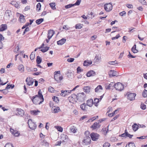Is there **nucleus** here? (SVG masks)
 I'll return each mask as SVG.
<instances>
[{
	"label": "nucleus",
	"mask_w": 147,
	"mask_h": 147,
	"mask_svg": "<svg viewBox=\"0 0 147 147\" xmlns=\"http://www.w3.org/2000/svg\"><path fill=\"white\" fill-rule=\"evenodd\" d=\"M32 100L33 103L35 105H40L44 101V98H40L38 96V95L32 97Z\"/></svg>",
	"instance_id": "obj_1"
},
{
	"label": "nucleus",
	"mask_w": 147,
	"mask_h": 147,
	"mask_svg": "<svg viewBox=\"0 0 147 147\" xmlns=\"http://www.w3.org/2000/svg\"><path fill=\"white\" fill-rule=\"evenodd\" d=\"M60 71H55L54 72V79L58 83L60 82L61 80L63 79V76H60Z\"/></svg>",
	"instance_id": "obj_2"
},
{
	"label": "nucleus",
	"mask_w": 147,
	"mask_h": 147,
	"mask_svg": "<svg viewBox=\"0 0 147 147\" xmlns=\"http://www.w3.org/2000/svg\"><path fill=\"white\" fill-rule=\"evenodd\" d=\"M28 123L29 127L31 129L34 130L36 128V124L32 121V119H28Z\"/></svg>",
	"instance_id": "obj_3"
},
{
	"label": "nucleus",
	"mask_w": 147,
	"mask_h": 147,
	"mask_svg": "<svg viewBox=\"0 0 147 147\" xmlns=\"http://www.w3.org/2000/svg\"><path fill=\"white\" fill-rule=\"evenodd\" d=\"M85 95L84 92L79 93L78 94L77 96V100L80 102H82L84 100V98L85 97Z\"/></svg>",
	"instance_id": "obj_4"
},
{
	"label": "nucleus",
	"mask_w": 147,
	"mask_h": 147,
	"mask_svg": "<svg viewBox=\"0 0 147 147\" xmlns=\"http://www.w3.org/2000/svg\"><path fill=\"white\" fill-rule=\"evenodd\" d=\"M77 95L75 94H73L68 98L69 102L73 103H75L77 100Z\"/></svg>",
	"instance_id": "obj_5"
},
{
	"label": "nucleus",
	"mask_w": 147,
	"mask_h": 147,
	"mask_svg": "<svg viewBox=\"0 0 147 147\" xmlns=\"http://www.w3.org/2000/svg\"><path fill=\"white\" fill-rule=\"evenodd\" d=\"M114 88L117 90L119 91H121L124 89L123 85L120 82H118L115 84Z\"/></svg>",
	"instance_id": "obj_6"
},
{
	"label": "nucleus",
	"mask_w": 147,
	"mask_h": 147,
	"mask_svg": "<svg viewBox=\"0 0 147 147\" xmlns=\"http://www.w3.org/2000/svg\"><path fill=\"white\" fill-rule=\"evenodd\" d=\"M127 98L130 100H133L135 99L136 94L135 93H130L128 92L127 94Z\"/></svg>",
	"instance_id": "obj_7"
},
{
	"label": "nucleus",
	"mask_w": 147,
	"mask_h": 147,
	"mask_svg": "<svg viewBox=\"0 0 147 147\" xmlns=\"http://www.w3.org/2000/svg\"><path fill=\"white\" fill-rule=\"evenodd\" d=\"M113 6L111 3H107L104 5V8L107 12H109L112 10Z\"/></svg>",
	"instance_id": "obj_8"
},
{
	"label": "nucleus",
	"mask_w": 147,
	"mask_h": 147,
	"mask_svg": "<svg viewBox=\"0 0 147 147\" xmlns=\"http://www.w3.org/2000/svg\"><path fill=\"white\" fill-rule=\"evenodd\" d=\"M92 140L93 141H96L99 138V135L96 133H92L90 135Z\"/></svg>",
	"instance_id": "obj_9"
},
{
	"label": "nucleus",
	"mask_w": 147,
	"mask_h": 147,
	"mask_svg": "<svg viewBox=\"0 0 147 147\" xmlns=\"http://www.w3.org/2000/svg\"><path fill=\"white\" fill-rule=\"evenodd\" d=\"M61 140L62 141V143L64 144H65L67 141L68 136L62 134L61 135Z\"/></svg>",
	"instance_id": "obj_10"
},
{
	"label": "nucleus",
	"mask_w": 147,
	"mask_h": 147,
	"mask_svg": "<svg viewBox=\"0 0 147 147\" xmlns=\"http://www.w3.org/2000/svg\"><path fill=\"white\" fill-rule=\"evenodd\" d=\"M26 84L28 86L32 85L34 82V80L33 79L30 77L26 79Z\"/></svg>",
	"instance_id": "obj_11"
},
{
	"label": "nucleus",
	"mask_w": 147,
	"mask_h": 147,
	"mask_svg": "<svg viewBox=\"0 0 147 147\" xmlns=\"http://www.w3.org/2000/svg\"><path fill=\"white\" fill-rule=\"evenodd\" d=\"M61 95L62 96H65L66 95H69L71 93V91L70 90H61Z\"/></svg>",
	"instance_id": "obj_12"
},
{
	"label": "nucleus",
	"mask_w": 147,
	"mask_h": 147,
	"mask_svg": "<svg viewBox=\"0 0 147 147\" xmlns=\"http://www.w3.org/2000/svg\"><path fill=\"white\" fill-rule=\"evenodd\" d=\"M61 110L59 107L54 106L51 109L52 112L54 113H58Z\"/></svg>",
	"instance_id": "obj_13"
},
{
	"label": "nucleus",
	"mask_w": 147,
	"mask_h": 147,
	"mask_svg": "<svg viewBox=\"0 0 147 147\" xmlns=\"http://www.w3.org/2000/svg\"><path fill=\"white\" fill-rule=\"evenodd\" d=\"M16 111H18L17 115H20L21 116H23L24 115V111L21 109H17Z\"/></svg>",
	"instance_id": "obj_14"
},
{
	"label": "nucleus",
	"mask_w": 147,
	"mask_h": 147,
	"mask_svg": "<svg viewBox=\"0 0 147 147\" xmlns=\"http://www.w3.org/2000/svg\"><path fill=\"white\" fill-rule=\"evenodd\" d=\"M100 127V125L99 124V123L96 122L94 123L93 125L91 126V127L93 129H95L98 128Z\"/></svg>",
	"instance_id": "obj_15"
},
{
	"label": "nucleus",
	"mask_w": 147,
	"mask_h": 147,
	"mask_svg": "<svg viewBox=\"0 0 147 147\" xmlns=\"http://www.w3.org/2000/svg\"><path fill=\"white\" fill-rule=\"evenodd\" d=\"M54 33V32L52 30H49L48 32V38L49 39H50L52 36L53 35Z\"/></svg>",
	"instance_id": "obj_16"
},
{
	"label": "nucleus",
	"mask_w": 147,
	"mask_h": 147,
	"mask_svg": "<svg viewBox=\"0 0 147 147\" xmlns=\"http://www.w3.org/2000/svg\"><path fill=\"white\" fill-rule=\"evenodd\" d=\"M96 74L95 72L93 70H91L88 72L86 73V76L87 77H90L92 76H94Z\"/></svg>",
	"instance_id": "obj_17"
},
{
	"label": "nucleus",
	"mask_w": 147,
	"mask_h": 147,
	"mask_svg": "<svg viewBox=\"0 0 147 147\" xmlns=\"http://www.w3.org/2000/svg\"><path fill=\"white\" fill-rule=\"evenodd\" d=\"M109 74L110 77L116 76L117 72L114 70H111L109 73Z\"/></svg>",
	"instance_id": "obj_18"
},
{
	"label": "nucleus",
	"mask_w": 147,
	"mask_h": 147,
	"mask_svg": "<svg viewBox=\"0 0 147 147\" xmlns=\"http://www.w3.org/2000/svg\"><path fill=\"white\" fill-rule=\"evenodd\" d=\"M94 104L93 100L92 99H90L88 100L87 101V105L90 107H91Z\"/></svg>",
	"instance_id": "obj_19"
},
{
	"label": "nucleus",
	"mask_w": 147,
	"mask_h": 147,
	"mask_svg": "<svg viewBox=\"0 0 147 147\" xmlns=\"http://www.w3.org/2000/svg\"><path fill=\"white\" fill-rule=\"evenodd\" d=\"M115 84L113 82H111L108 86H106V89H113L114 86L115 87Z\"/></svg>",
	"instance_id": "obj_20"
},
{
	"label": "nucleus",
	"mask_w": 147,
	"mask_h": 147,
	"mask_svg": "<svg viewBox=\"0 0 147 147\" xmlns=\"http://www.w3.org/2000/svg\"><path fill=\"white\" fill-rule=\"evenodd\" d=\"M92 63V62L91 60H88L84 61V62L83 65L84 66H88Z\"/></svg>",
	"instance_id": "obj_21"
},
{
	"label": "nucleus",
	"mask_w": 147,
	"mask_h": 147,
	"mask_svg": "<svg viewBox=\"0 0 147 147\" xmlns=\"http://www.w3.org/2000/svg\"><path fill=\"white\" fill-rule=\"evenodd\" d=\"M102 90V88L101 85H99L95 89V92H98L101 91Z\"/></svg>",
	"instance_id": "obj_22"
},
{
	"label": "nucleus",
	"mask_w": 147,
	"mask_h": 147,
	"mask_svg": "<svg viewBox=\"0 0 147 147\" xmlns=\"http://www.w3.org/2000/svg\"><path fill=\"white\" fill-rule=\"evenodd\" d=\"M66 41V39L63 38L58 41L57 42V44L59 45H62Z\"/></svg>",
	"instance_id": "obj_23"
},
{
	"label": "nucleus",
	"mask_w": 147,
	"mask_h": 147,
	"mask_svg": "<svg viewBox=\"0 0 147 147\" xmlns=\"http://www.w3.org/2000/svg\"><path fill=\"white\" fill-rule=\"evenodd\" d=\"M91 141V139L88 136H86V138L83 140V142L86 144L89 143Z\"/></svg>",
	"instance_id": "obj_24"
},
{
	"label": "nucleus",
	"mask_w": 147,
	"mask_h": 147,
	"mask_svg": "<svg viewBox=\"0 0 147 147\" xmlns=\"http://www.w3.org/2000/svg\"><path fill=\"white\" fill-rule=\"evenodd\" d=\"M80 108L84 111H86L87 109V107L85 103L82 104L80 105Z\"/></svg>",
	"instance_id": "obj_25"
},
{
	"label": "nucleus",
	"mask_w": 147,
	"mask_h": 147,
	"mask_svg": "<svg viewBox=\"0 0 147 147\" xmlns=\"http://www.w3.org/2000/svg\"><path fill=\"white\" fill-rule=\"evenodd\" d=\"M40 111L38 110H34L30 111V113L33 115H37L38 113H40Z\"/></svg>",
	"instance_id": "obj_26"
},
{
	"label": "nucleus",
	"mask_w": 147,
	"mask_h": 147,
	"mask_svg": "<svg viewBox=\"0 0 147 147\" xmlns=\"http://www.w3.org/2000/svg\"><path fill=\"white\" fill-rule=\"evenodd\" d=\"M7 28L6 24H2L0 27V31H3L6 29Z\"/></svg>",
	"instance_id": "obj_27"
},
{
	"label": "nucleus",
	"mask_w": 147,
	"mask_h": 147,
	"mask_svg": "<svg viewBox=\"0 0 147 147\" xmlns=\"http://www.w3.org/2000/svg\"><path fill=\"white\" fill-rule=\"evenodd\" d=\"M19 20L21 23H24L25 22L26 20L24 19V17L23 15H21L19 18Z\"/></svg>",
	"instance_id": "obj_28"
},
{
	"label": "nucleus",
	"mask_w": 147,
	"mask_h": 147,
	"mask_svg": "<svg viewBox=\"0 0 147 147\" xmlns=\"http://www.w3.org/2000/svg\"><path fill=\"white\" fill-rule=\"evenodd\" d=\"M70 130L73 133H75L76 132L77 129L75 127L71 126L70 128Z\"/></svg>",
	"instance_id": "obj_29"
},
{
	"label": "nucleus",
	"mask_w": 147,
	"mask_h": 147,
	"mask_svg": "<svg viewBox=\"0 0 147 147\" xmlns=\"http://www.w3.org/2000/svg\"><path fill=\"white\" fill-rule=\"evenodd\" d=\"M95 59H96V62H100L101 61V57L99 55H96Z\"/></svg>",
	"instance_id": "obj_30"
},
{
	"label": "nucleus",
	"mask_w": 147,
	"mask_h": 147,
	"mask_svg": "<svg viewBox=\"0 0 147 147\" xmlns=\"http://www.w3.org/2000/svg\"><path fill=\"white\" fill-rule=\"evenodd\" d=\"M84 91L86 93H88L90 91V88L89 86H87L84 88Z\"/></svg>",
	"instance_id": "obj_31"
},
{
	"label": "nucleus",
	"mask_w": 147,
	"mask_h": 147,
	"mask_svg": "<svg viewBox=\"0 0 147 147\" xmlns=\"http://www.w3.org/2000/svg\"><path fill=\"white\" fill-rule=\"evenodd\" d=\"M10 4L13 5L16 8H18L19 7V4L14 1H12Z\"/></svg>",
	"instance_id": "obj_32"
},
{
	"label": "nucleus",
	"mask_w": 147,
	"mask_h": 147,
	"mask_svg": "<svg viewBox=\"0 0 147 147\" xmlns=\"http://www.w3.org/2000/svg\"><path fill=\"white\" fill-rule=\"evenodd\" d=\"M18 69L21 72H22L24 71V67L23 65L22 64H20L19 65Z\"/></svg>",
	"instance_id": "obj_33"
},
{
	"label": "nucleus",
	"mask_w": 147,
	"mask_h": 147,
	"mask_svg": "<svg viewBox=\"0 0 147 147\" xmlns=\"http://www.w3.org/2000/svg\"><path fill=\"white\" fill-rule=\"evenodd\" d=\"M99 102V100L97 98H95L94 100V104L95 106L97 107L98 105V103Z\"/></svg>",
	"instance_id": "obj_34"
},
{
	"label": "nucleus",
	"mask_w": 147,
	"mask_h": 147,
	"mask_svg": "<svg viewBox=\"0 0 147 147\" xmlns=\"http://www.w3.org/2000/svg\"><path fill=\"white\" fill-rule=\"evenodd\" d=\"M136 45H134L131 49V50L132 52L134 53H137L138 52V51L136 49Z\"/></svg>",
	"instance_id": "obj_35"
},
{
	"label": "nucleus",
	"mask_w": 147,
	"mask_h": 147,
	"mask_svg": "<svg viewBox=\"0 0 147 147\" xmlns=\"http://www.w3.org/2000/svg\"><path fill=\"white\" fill-rule=\"evenodd\" d=\"M43 21L44 19L40 18L36 20V22L38 25H39Z\"/></svg>",
	"instance_id": "obj_36"
},
{
	"label": "nucleus",
	"mask_w": 147,
	"mask_h": 147,
	"mask_svg": "<svg viewBox=\"0 0 147 147\" xmlns=\"http://www.w3.org/2000/svg\"><path fill=\"white\" fill-rule=\"evenodd\" d=\"M66 74L67 75V77L69 78L72 77L73 75V73L70 71H68Z\"/></svg>",
	"instance_id": "obj_37"
},
{
	"label": "nucleus",
	"mask_w": 147,
	"mask_h": 147,
	"mask_svg": "<svg viewBox=\"0 0 147 147\" xmlns=\"http://www.w3.org/2000/svg\"><path fill=\"white\" fill-rule=\"evenodd\" d=\"M132 127L133 130L135 131L137 130L138 128V125L135 123L134 124V125H132Z\"/></svg>",
	"instance_id": "obj_38"
},
{
	"label": "nucleus",
	"mask_w": 147,
	"mask_h": 147,
	"mask_svg": "<svg viewBox=\"0 0 147 147\" xmlns=\"http://www.w3.org/2000/svg\"><path fill=\"white\" fill-rule=\"evenodd\" d=\"M11 14V11H10L7 10L6 11L5 15V16L9 18Z\"/></svg>",
	"instance_id": "obj_39"
},
{
	"label": "nucleus",
	"mask_w": 147,
	"mask_h": 147,
	"mask_svg": "<svg viewBox=\"0 0 147 147\" xmlns=\"http://www.w3.org/2000/svg\"><path fill=\"white\" fill-rule=\"evenodd\" d=\"M142 96L145 98L147 97V90L144 89L142 93Z\"/></svg>",
	"instance_id": "obj_40"
},
{
	"label": "nucleus",
	"mask_w": 147,
	"mask_h": 147,
	"mask_svg": "<svg viewBox=\"0 0 147 147\" xmlns=\"http://www.w3.org/2000/svg\"><path fill=\"white\" fill-rule=\"evenodd\" d=\"M36 61V63L38 64H39L41 62L42 59H41L40 57H39V56H38L37 57Z\"/></svg>",
	"instance_id": "obj_41"
},
{
	"label": "nucleus",
	"mask_w": 147,
	"mask_h": 147,
	"mask_svg": "<svg viewBox=\"0 0 147 147\" xmlns=\"http://www.w3.org/2000/svg\"><path fill=\"white\" fill-rule=\"evenodd\" d=\"M49 47H45L43 48L42 49L40 50V51L42 52H45L47 51L49 49Z\"/></svg>",
	"instance_id": "obj_42"
},
{
	"label": "nucleus",
	"mask_w": 147,
	"mask_h": 147,
	"mask_svg": "<svg viewBox=\"0 0 147 147\" xmlns=\"http://www.w3.org/2000/svg\"><path fill=\"white\" fill-rule=\"evenodd\" d=\"M125 147H136L135 144L134 143H129L128 144H127Z\"/></svg>",
	"instance_id": "obj_43"
},
{
	"label": "nucleus",
	"mask_w": 147,
	"mask_h": 147,
	"mask_svg": "<svg viewBox=\"0 0 147 147\" xmlns=\"http://www.w3.org/2000/svg\"><path fill=\"white\" fill-rule=\"evenodd\" d=\"M55 127L57 129L58 131L61 132L63 131V128L60 126L56 125L55 126Z\"/></svg>",
	"instance_id": "obj_44"
},
{
	"label": "nucleus",
	"mask_w": 147,
	"mask_h": 147,
	"mask_svg": "<svg viewBox=\"0 0 147 147\" xmlns=\"http://www.w3.org/2000/svg\"><path fill=\"white\" fill-rule=\"evenodd\" d=\"M35 53L33 52H32L30 55V58L31 60H33L35 58Z\"/></svg>",
	"instance_id": "obj_45"
},
{
	"label": "nucleus",
	"mask_w": 147,
	"mask_h": 147,
	"mask_svg": "<svg viewBox=\"0 0 147 147\" xmlns=\"http://www.w3.org/2000/svg\"><path fill=\"white\" fill-rule=\"evenodd\" d=\"M55 3H51L49 4V5L51 8L53 9H56Z\"/></svg>",
	"instance_id": "obj_46"
},
{
	"label": "nucleus",
	"mask_w": 147,
	"mask_h": 147,
	"mask_svg": "<svg viewBox=\"0 0 147 147\" xmlns=\"http://www.w3.org/2000/svg\"><path fill=\"white\" fill-rule=\"evenodd\" d=\"M82 24H77L76 25V29H80L82 28Z\"/></svg>",
	"instance_id": "obj_47"
},
{
	"label": "nucleus",
	"mask_w": 147,
	"mask_h": 147,
	"mask_svg": "<svg viewBox=\"0 0 147 147\" xmlns=\"http://www.w3.org/2000/svg\"><path fill=\"white\" fill-rule=\"evenodd\" d=\"M41 7V5L40 3H38L36 5V9L38 11H39Z\"/></svg>",
	"instance_id": "obj_48"
},
{
	"label": "nucleus",
	"mask_w": 147,
	"mask_h": 147,
	"mask_svg": "<svg viewBox=\"0 0 147 147\" xmlns=\"http://www.w3.org/2000/svg\"><path fill=\"white\" fill-rule=\"evenodd\" d=\"M42 143V145H44L45 146H49V143L45 140H44L43 141Z\"/></svg>",
	"instance_id": "obj_49"
},
{
	"label": "nucleus",
	"mask_w": 147,
	"mask_h": 147,
	"mask_svg": "<svg viewBox=\"0 0 147 147\" xmlns=\"http://www.w3.org/2000/svg\"><path fill=\"white\" fill-rule=\"evenodd\" d=\"M4 39V38L3 36L0 34V48L2 47L1 41Z\"/></svg>",
	"instance_id": "obj_50"
},
{
	"label": "nucleus",
	"mask_w": 147,
	"mask_h": 147,
	"mask_svg": "<svg viewBox=\"0 0 147 147\" xmlns=\"http://www.w3.org/2000/svg\"><path fill=\"white\" fill-rule=\"evenodd\" d=\"M81 1V0H77L76 2L74 4H73V5H74V6L79 5L80 4Z\"/></svg>",
	"instance_id": "obj_51"
},
{
	"label": "nucleus",
	"mask_w": 147,
	"mask_h": 147,
	"mask_svg": "<svg viewBox=\"0 0 147 147\" xmlns=\"http://www.w3.org/2000/svg\"><path fill=\"white\" fill-rule=\"evenodd\" d=\"M73 6H74L73 4H70L65 6V8L67 9L70 8Z\"/></svg>",
	"instance_id": "obj_52"
},
{
	"label": "nucleus",
	"mask_w": 147,
	"mask_h": 147,
	"mask_svg": "<svg viewBox=\"0 0 147 147\" xmlns=\"http://www.w3.org/2000/svg\"><path fill=\"white\" fill-rule=\"evenodd\" d=\"M53 99L54 101L56 103H58L59 101V99L56 96H54L53 98Z\"/></svg>",
	"instance_id": "obj_53"
},
{
	"label": "nucleus",
	"mask_w": 147,
	"mask_h": 147,
	"mask_svg": "<svg viewBox=\"0 0 147 147\" xmlns=\"http://www.w3.org/2000/svg\"><path fill=\"white\" fill-rule=\"evenodd\" d=\"M108 129H107L106 128H103L102 129V131L103 132V133L106 135L108 132Z\"/></svg>",
	"instance_id": "obj_54"
},
{
	"label": "nucleus",
	"mask_w": 147,
	"mask_h": 147,
	"mask_svg": "<svg viewBox=\"0 0 147 147\" xmlns=\"http://www.w3.org/2000/svg\"><path fill=\"white\" fill-rule=\"evenodd\" d=\"M108 64L110 65H114L115 64H117V62L115 60V61H110L108 62Z\"/></svg>",
	"instance_id": "obj_55"
},
{
	"label": "nucleus",
	"mask_w": 147,
	"mask_h": 147,
	"mask_svg": "<svg viewBox=\"0 0 147 147\" xmlns=\"http://www.w3.org/2000/svg\"><path fill=\"white\" fill-rule=\"evenodd\" d=\"M38 96L40 98H44L43 97V96L42 94V93L41 92L40 90H39L38 92Z\"/></svg>",
	"instance_id": "obj_56"
},
{
	"label": "nucleus",
	"mask_w": 147,
	"mask_h": 147,
	"mask_svg": "<svg viewBox=\"0 0 147 147\" xmlns=\"http://www.w3.org/2000/svg\"><path fill=\"white\" fill-rule=\"evenodd\" d=\"M139 2L143 5L146 4V2L145 0H139Z\"/></svg>",
	"instance_id": "obj_57"
},
{
	"label": "nucleus",
	"mask_w": 147,
	"mask_h": 147,
	"mask_svg": "<svg viewBox=\"0 0 147 147\" xmlns=\"http://www.w3.org/2000/svg\"><path fill=\"white\" fill-rule=\"evenodd\" d=\"M110 145V144L108 142H106L103 145V147H109Z\"/></svg>",
	"instance_id": "obj_58"
},
{
	"label": "nucleus",
	"mask_w": 147,
	"mask_h": 147,
	"mask_svg": "<svg viewBox=\"0 0 147 147\" xmlns=\"http://www.w3.org/2000/svg\"><path fill=\"white\" fill-rule=\"evenodd\" d=\"M126 6L129 8H133V5L131 4H126L125 5Z\"/></svg>",
	"instance_id": "obj_59"
},
{
	"label": "nucleus",
	"mask_w": 147,
	"mask_h": 147,
	"mask_svg": "<svg viewBox=\"0 0 147 147\" xmlns=\"http://www.w3.org/2000/svg\"><path fill=\"white\" fill-rule=\"evenodd\" d=\"M83 70V69H81L80 67L79 66L78 67L77 69V72L78 73L82 71Z\"/></svg>",
	"instance_id": "obj_60"
},
{
	"label": "nucleus",
	"mask_w": 147,
	"mask_h": 147,
	"mask_svg": "<svg viewBox=\"0 0 147 147\" xmlns=\"http://www.w3.org/2000/svg\"><path fill=\"white\" fill-rule=\"evenodd\" d=\"M5 147H14L12 144L11 143H7L5 146Z\"/></svg>",
	"instance_id": "obj_61"
},
{
	"label": "nucleus",
	"mask_w": 147,
	"mask_h": 147,
	"mask_svg": "<svg viewBox=\"0 0 147 147\" xmlns=\"http://www.w3.org/2000/svg\"><path fill=\"white\" fill-rule=\"evenodd\" d=\"M74 60L73 58H69L67 59V61L69 62H72Z\"/></svg>",
	"instance_id": "obj_62"
},
{
	"label": "nucleus",
	"mask_w": 147,
	"mask_h": 147,
	"mask_svg": "<svg viewBox=\"0 0 147 147\" xmlns=\"http://www.w3.org/2000/svg\"><path fill=\"white\" fill-rule=\"evenodd\" d=\"M140 108L143 110L146 109V105L143 104L142 103L140 105Z\"/></svg>",
	"instance_id": "obj_63"
},
{
	"label": "nucleus",
	"mask_w": 147,
	"mask_h": 147,
	"mask_svg": "<svg viewBox=\"0 0 147 147\" xmlns=\"http://www.w3.org/2000/svg\"><path fill=\"white\" fill-rule=\"evenodd\" d=\"M49 91L51 92H54V89L52 87L50 86L49 88Z\"/></svg>",
	"instance_id": "obj_64"
}]
</instances>
